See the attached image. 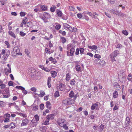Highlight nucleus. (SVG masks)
<instances>
[{"mask_svg": "<svg viewBox=\"0 0 132 132\" xmlns=\"http://www.w3.org/2000/svg\"><path fill=\"white\" fill-rule=\"evenodd\" d=\"M119 54V51L117 50H115L110 54V56L112 61H115L114 57L116 56Z\"/></svg>", "mask_w": 132, "mask_h": 132, "instance_id": "1", "label": "nucleus"}, {"mask_svg": "<svg viewBox=\"0 0 132 132\" xmlns=\"http://www.w3.org/2000/svg\"><path fill=\"white\" fill-rule=\"evenodd\" d=\"M75 51V49L73 48L70 49L69 51H67V55L68 56H72L74 55V52Z\"/></svg>", "mask_w": 132, "mask_h": 132, "instance_id": "2", "label": "nucleus"}, {"mask_svg": "<svg viewBox=\"0 0 132 132\" xmlns=\"http://www.w3.org/2000/svg\"><path fill=\"white\" fill-rule=\"evenodd\" d=\"M65 85L64 84H60L58 85L57 86V89L61 91L63 90L64 89Z\"/></svg>", "mask_w": 132, "mask_h": 132, "instance_id": "3", "label": "nucleus"}, {"mask_svg": "<svg viewBox=\"0 0 132 132\" xmlns=\"http://www.w3.org/2000/svg\"><path fill=\"white\" fill-rule=\"evenodd\" d=\"M69 95L70 97H73V98L74 100H76V99L77 96V94L75 95L74 92L72 90L70 92Z\"/></svg>", "mask_w": 132, "mask_h": 132, "instance_id": "4", "label": "nucleus"}, {"mask_svg": "<svg viewBox=\"0 0 132 132\" xmlns=\"http://www.w3.org/2000/svg\"><path fill=\"white\" fill-rule=\"evenodd\" d=\"M98 102H96L95 104H92L91 107V110H93L96 109V110H98V108H97L98 104Z\"/></svg>", "mask_w": 132, "mask_h": 132, "instance_id": "5", "label": "nucleus"}, {"mask_svg": "<svg viewBox=\"0 0 132 132\" xmlns=\"http://www.w3.org/2000/svg\"><path fill=\"white\" fill-rule=\"evenodd\" d=\"M38 123V122L35 120L34 119L32 120L30 123V126L31 127H33L36 126Z\"/></svg>", "mask_w": 132, "mask_h": 132, "instance_id": "6", "label": "nucleus"}, {"mask_svg": "<svg viewBox=\"0 0 132 132\" xmlns=\"http://www.w3.org/2000/svg\"><path fill=\"white\" fill-rule=\"evenodd\" d=\"M63 26L65 29L68 30L70 31H71L72 30V28L67 23H64L63 24Z\"/></svg>", "mask_w": 132, "mask_h": 132, "instance_id": "7", "label": "nucleus"}, {"mask_svg": "<svg viewBox=\"0 0 132 132\" xmlns=\"http://www.w3.org/2000/svg\"><path fill=\"white\" fill-rule=\"evenodd\" d=\"M22 122L21 124V126H24L26 125L29 122V120L26 119L25 118L24 119H22Z\"/></svg>", "mask_w": 132, "mask_h": 132, "instance_id": "8", "label": "nucleus"}, {"mask_svg": "<svg viewBox=\"0 0 132 132\" xmlns=\"http://www.w3.org/2000/svg\"><path fill=\"white\" fill-rule=\"evenodd\" d=\"M13 51L15 52L16 54H18L19 55H22L21 53H19L20 50L18 48V47H15L13 48Z\"/></svg>", "mask_w": 132, "mask_h": 132, "instance_id": "9", "label": "nucleus"}, {"mask_svg": "<svg viewBox=\"0 0 132 132\" xmlns=\"http://www.w3.org/2000/svg\"><path fill=\"white\" fill-rule=\"evenodd\" d=\"M130 122V120L129 117H127L126 119L125 122V125L128 126Z\"/></svg>", "mask_w": 132, "mask_h": 132, "instance_id": "10", "label": "nucleus"}, {"mask_svg": "<svg viewBox=\"0 0 132 132\" xmlns=\"http://www.w3.org/2000/svg\"><path fill=\"white\" fill-rule=\"evenodd\" d=\"M54 118V115L53 114H51L48 115L46 117L47 119L48 120L53 119Z\"/></svg>", "mask_w": 132, "mask_h": 132, "instance_id": "11", "label": "nucleus"}, {"mask_svg": "<svg viewBox=\"0 0 132 132\" xmlns=\"http://www.w3.org/2000/svg\"><path fill=\"white\" fill-rule=\"evenodd\" d=\"M8 33L9 35L13 37L15 39L16 37L15 34L12 31H9L8 32Z\"/></svg>", "mask_w": 132, "mask_h": 132, "instance_id": "12", "label": "nucleus"}, {"mask_svg": "<svg viewBox=\"0 0 132 132\" xmlns=\"http://www.w3.org/2000/svg\"><path fill=\"white\" fill-rule=\"evenodd\" d=\"M57 15L59 17H61L62 15V12L59 10H57L56 11Z\"/></svg>", "mask_w": 132, "mask_h": 132, "instance_id": "13", "label": "nucleus"}, {"mask_svg": "<svg viewBox=\"0 0 132 132\" xmlns=\"http://www.w3.org/2000/svg\"><path fill=\"white\" fill-rule=\"evenodd\" d=\"M51 78L50 77H49L47 79V85L48 87L50 88L51 87Z\"/></svg>", "mask_w": 132, "mask_h": 132, "instance_id": "14", "label": "nucleus"}, {"mask_svg": "<svg viewBox=\"0 0 132 132\" xmlns=\"http://www.w3.org/2000/svg\"><path fill=\"white\" fill-rule=\"evenodd\" d=\"M40 10H41V12L43 11H45L47 10V7L45 5H41L40 6Z\"/></svg>", "mask_w": 132, "mask_h": 132, "instance_id": "15", "label": "nucleus"}, {"mask_svg": "<svg viewBox=\"0 0 132 132\" xmlns=\"http://www.w3.org/2000/svg\"><path fill=\"white\" fill-rule=\"evenodd\" d=\"M6 86L5 84H3V81L0 80V86H1V88L3 89L5 88Z\"/></svg>", "mask_w": 132, "mask_h": 132, "instance_id": "16", "label": "nucleus"}, {"mask_svg": "<svg viewBox=\"0 0 132 132\" xmlns=\"http://www.w3.org/2000/svg\"><path fill=\"white\" fill-rule=\"evenodd\" d=\"M69 104L71 105L72 104H73L75 102V100L73 99H71L70 98H68Z\"/></svg>", "mask_w": 132, "mask_h": 132, "instance_id": "17", "label": "nucleus"}, {"mask_svg": "<svg viewBox=\"0 0 132 132\" xmlns=\"http://www.w3.org/2000/svg\"><path fill=\"white\" fill-rule=\"evenodd\" d=\"M46 106L47 108L50 109L51 108V104L48 101H47L46 103Z\"/></svg>", "mask_w": 132, "mask_h": 132, "instance_id": "18", "label": "nucleus"}, {"mask_svg": "<svg viewBox=\"0 0 132 132\" xmlns=\"http://www.w3.org/2000/svg\"><path fill=\"white\" fill-rule=\"evenodd\" d=\"M64 122V120L63 119H59L57 121V124H61V123H63Z\"/></svg>", "mask_w": 132, "mask_h": 132, "instance_id": "19", "label": "nucleus"}, {"mask_svg": "<svg viewBox=\"0 0 132 132\" xmlns=\"http://www.w3.org/2000/svg\"><path fill=\"white\" fill-rule=\"evenodd\" d=\"M76 70L77 71L80 72L81 71V67L80 65H77L75 66Z\"/></svg>", "mask_w": 132, "mask_h": 132, "instance_id": "20", "label": "nucleus"}, {"mask_svg": "<svg viewBox=\"0 0 132 132\" xmlns=\"http://www.w3.org/2000/svg\"><path fill=\"white\" fill-rule=\"evenodd\" d=\"M43 15L45 17L46 19L50 18L51 16L50 14L47 13L45 12L43 13Z\"/></svg>", "mask_w": 132, "mask_h": 132, "instance_id": "21", "label": "nucleus"}, {"mask_svg": "<svg viewBox=\"0 0 132 132\" xmlns=\"http://www.w3.org/2000/svg\"><path fill=\"white\" fill-rule=\"evenodd\" d=\"M51 76L55 78L57 75V72L55 71H52L51 72Z\"/></svg>", "mask_w": 132, "mask_h": 132, "instance_id": "22", "label": "nucleus"}, {"mask_svg": "<svg viewBox=\"0 0 132 132\" xmlns=\"http://www.w3.org/2000/svg\"><path fill=\"white\" fill-rule=\"evenodd\" d=\"M45 94L44 92L42 90L40 91V94H38V95L40 97H43Z\"/></svg>", "mask_w": 132, "mask_h": 132, "instance_id": "23", "label": "nucleus"}, {"mask_svg": "<svg viewBox=\"0 0 132 132\" xmlns=\"http://www.w3.org/2000/svg\"><path fill=\"white\" fill-rule=\"evenodd\" d=\"M39 17L42 19L44 22L46 23L48 22L46 18L44 16H43L41 15L39 16Z\"/></svg>", "mask_w": 132, "mask_h": 132, "instance_id": "24", "label": "nucleus"}, {"mask_svg": "<svg viewBox=\"0 0 132 132\" xmlns=\"http://www.w3.org/2000/svg\"><path fill=\"white\" fill-rule=\"evenodd\" d=\"M66 80L68 81L70 80L71 76L69 73H68L66 74Z\"/></svg>", "mask_w": 132, "mask_h": 132, "instance_id": "25", "label": "nucleus"}, {"mask_svg": "<svg viewBox=\"0 0 132 132\" xmlns=\"http://www.w3.org/2000/svg\"><path fill=\"white\" fill-rule=\"evenodd\" d=\"M118 92L116 91H115L113 94V97L116 98L117 97L118 95Z\"/></svg>", "mask_w": 132, "mask_h": 132, "instance_id": "26", "label": "nucleus"}, {"mask_svg": "<svg viewBox=\"0 0 132 132\" xmlns=\"http://www.w3.org/2000/svg\"><path fill=\"white\" fill-rule=\"evenodd\" d=\"M127 79L128 80L131 81L132 83V75L130 73L128 75Z\"/></svg>", "mask_w": 132, "mask_h": 132, "instance_id": "27", "label": "nucleus"}, {"mask_svg": "<svg viewBox=\"0 0 132 132\" xmlns=\"http://www.w3.org/2000/svg\"><path fill=\"white\" fill-rule=\"evenodd\" d=\"M116 15H118L119 16H123L124 15H125L124 14L122 13L120 11L119 12L118 11V12H117L116 13Z\"/></svg>", "mask_w": 132, "mask_h": 132, "instance_id": "28", "label": "nucleus"}, {"mask_svg": "<svg viewBox=\"0 0 132 132\" xmlns=\"http://www.w3.org/2000/svg\"><path fill=\"white\" fill-rule=\"evenodd\" d=\"M88 47L91 49H96L97 48V46L95 45H93V46H90L89 45L88 46Z\"/></svg>", "mask_w": 132, "mask_h": 132, "instance_id": "29", "label": "nucleus"}, {"mask_svg": "<svg viewBox=\"0 0 132 132\" xmlns=\"http://www.w3.org/2000/svg\"><path fill=\"white\" fill-rule=\"evenodd\" d=\"M70 84L71 85L75 86V81L74 79L71 80L70 81Z\"/></svg>", "mask_w": 132, "mask_h": 132, "instance_id": "30", "label": "nucleus"}, {"mask_svg": "<svg viewBox=\"0 0 132 132\" xmlns=\"http://www.w3.org/2000/svg\"><path fill=\"white\" fill-rule=\"evenodd\" d=\"M114 87L116 88H118V89H120V87L117 82H115L114 83Z\"/></svg>", "mask_w": 132, "mask_h": 132, "instance_id": "31", "label": "nucleus"}, {"mask_svg": "<svg viewBox=\"0 0 132 132\" xmlns=\"http://www.w3.org/2000/svg\"><path fill=\"white\" fill-rule=\"evenodd\" d=\"M68 102V98H66L63 101V103L65 105H69Z\"/></svg>", "mask_w": 132, "mask_h": 132, "instance_id": "32", "label": "nucleus"}, {"mask_svg": "<svg viewBox=\"0 0 132 132\" xmlns=\"http://www.w3.org/2000/svg\"><path fill=\"white\" fill-rule=\"evenodd\" d=\"M110 12L111 13H113V14H116V13L117 12H118V11L115 10V9H113L110 10Z\"/></svg>", "mask_w": 132, "mask_h": 132, "instance_id": "33", "label": "nucleus"}, {"mask_svg": "<svg viewBox=\"0 0 132 132\" xmlns=\"http://www.w3.org/2000/svg\"><path fill=\"white\" fill-rule=\"evenodd\" d=\"M59 93L58 91H56L54 93V96L55 97H57L59 96Z\"/></svg>", "mask_w": 132, "mask_h": 132, "instance_id": "34", "label": "nucleus"}, {"mask_svg": "<svg viewBox=\"0 0 132 132\" xmlns=\"http://www.w3.org/2000/svg\"><path fill=\"white\" fill-rule=\"evenodd\" d=\"M34 118L35 120H36L38 122L39 120V117L37 115H36L34 116Z\"/></svg>", "mask_w": 132, "mask_h": 132, "instance_id": "35", "label": "nucleus"}, {"mask_svg": "<svg viewBox=\"0 0 132 132\" xmlns=\"http://www.w3.org/2000/svg\"><path fill=\"white\" fill-rule=\"evenodd\" d=\"M101 60L100 59H97L94 61L95 62H96V63H98L100 64H101Z\"/></svg>", "mask_w": 132, "mask_h": 132, "instance_id": "36", "label": "nucleus"}, {"mask_svg": "<svg viewBox=\"0 0 132 132\" xmlns=\"http://www.w3.org/2000/svg\"><path fill=\"white\" fill-rule=\"evenodd\" d=\"M61 40L62 43L64 44L66 42V38L63 37H62L61 38Z\"/></svg>", "mask_w": 132, "mask_h": 132, "instance_id": "37", "label": "nucleus"}, {"mask_svg": "<svg viewBox=\"0 0 132 132\" xmlns=\"http://www.w3.org/2000/svg\"><path fill=\"white\" fill-rule=\"evenodd\" d=\"M15 88H18L20 89H21L22 91L23 90H24V87H22L20 86H16L15 87Z\"/></svg>", "mask_w": 132, "mask_h": 132, "instance_id": "38", "label": "nucleus"}, {"mask_svg": "<svg viewBox=\"0 0 132 132\" xmlns=\"http://www.w3.org/2000/svg\"><path fill=\"white\" fill-rule=\"evenodd\" d=\"M122 33L125 35L127 36L128 35V33L126 30H123L122 31Z\"/></svg>", "mask_w": 132, "mask_h": 132, "instance_id": "39", "label": "nucleus"}, {"mask_svg": "<svg viewBox=\"0 0 132 132\" xmlns=\"http://www.w3.org/2000/svg\"><path fill=\"white\" fill-rule=\"evenodd\" d=\"M61 25L59 24H58L57 25H56L55 27V29L57 30L59 29L61 27Z\"/></svg>", "mask_w": 132, "mask_h": 132, "instance_id": "40", "label": "nucleus"}, {"mask_svg": "<svg viewBox=\"0 0 132 132\" xmlns=\"http://www.w3.org/2000/svg\"><path fill=\"white\" fill-rule=\"evenodd\" d=\"M27 18L26 17H25L24 19L23 20L22 22L24 24L26 23L27 22Z\"/></svg>", "mask_w": 132, "mask_h": 132, "instance_id": "41", "label": "nucleus"}, {"mask_svg": "<svg viewBox=\"0 0 132 132\" xmlns=\"http://www.w3.org/2000/svg\"><path fill=\"white\" fill-rule=\"evenodd\" d=\"M94 57L95 58H97V59H98L101 57V56L99 54H96L95 55Z\"/></svg>", "mask_w": 132, "mask_h": 132, "instance_id": "42", "label": "nucleus"}, {"mask_svg": "<svg viewBox=\"0 0 132 132\" xmlns=\"http://www.w3.org/2000/svg\"><path fill=\"white\" fill-rule=\"evenodd\" d=\"M38 105H36L33 107L32 110H33L36 111L38 110Z\"/></svg>", "mask_w": 132, "mask_h": 132, "instance_id": "43", "label": "nucleus"}, {"mask_svg": "<svg viewBox=\"0 0 132 132\" xmlns=\"http://www.w3.org/2000/svg\"><path fill=\"white\" fill-rule=\"evenodd\" d=\"M4 71L5 74L6 76H8L9 75V72H8V70L6 68L5 69Z\"/></svg>", "mask_w": 132, "mask_h": 132, "instance_id": "44", "label": "nucleus"}, {"mask_svg": "<svg viewBox=\"0 0 132 132\" xmlns=\"http://www.w3.org/2000/svg\"><path fill=\"white\" fill-rule=\"evenodd\" d=\"M80 52V53L81 54H83V52L84 51V49L83 48H80L79 50Z\"/></svg>", "mask_w": 132, "mask_h": 132, "instance_id": "45", "label": "nucleus"}, {"mask_svg": "<svg viewBox=\"0 0 132 132\" xmlns=\"http://www.w3.org/2000/svg\"><path fill=\"white\" fill-rule=\"evenodd\" d=\"M20 35L22 37L24 36L26 34V33H24L22 31H21L20 33Z\"/></svg>", "mask_w": 132, "mask_h": 132, "instance_id": "46", "label": "nucleus"}, {"mask_svg": "<svg viewBox=\"0 0 132 132\" xmlns=\"http://www.w3.org/2000/svg\"><path fill=\"white\" fill-rule=\"evenodd\" d=\"M77 16L78 18L81 19V18L82 15L81 13H78L77 14Z\"/></svg>", "mask_w": 132, "mask_h": 132, "instance_id": "47", "label": "nucleus"}, {"mask_svg": "<svg viewBox=\"0 0 132 132\" xmlns=\"http://www.w3.org/2000/svg\"><path fill=\"white\" fill-rule=\"evenodd\" d=\"M79 49L78 48L76 49V52L75 54L76 55H78L79 54Z\"/></svg>", "mask_w": 132, "mask_h": 132, "instance_id": "48", "label": "nucleus"}, {"mask_svg": "<svg viewBox=\"0 0 132 132\" xmlns=\"http://www.w3.org/2000/svg\"><path fill=\"white\" fill-rule=\"evenodd\" d=\"M20 15L21 16H24L26 15V13L25 12H21L20 13Z\"/></svg>", "mask_w": 132, "mask_h": 132, "instance_id": "49", "label": "nucleus"}, {"mask_svg": "<svg viewBox=\"0 0 132 132\" xmlns=\"http://www.w3.org/2000/svg\"><path fill=\"white\" fill-rule=\"evenodd\" d=\"M49 120H46L43 123V124L44 125H48L49 124Z\"/></svg>", "mask_w": 132, "mask_h": 132, "instance_id": "50", "label": "nucleus"}, {"mask_svg": "<svg viewBox=\"0 0 132 132\" xmlns=\"http://www.w3.org/2000/svg\"><path fill=\"white\" fill-rule=\"evenodd\" d=\"M11 116L10 114L7 113H6L4 116L5 118H9Z\"/></svg>", "mask_w": 132, "mask_h": 132, "instance_id": "51", "label": "nucleus"}, {"mask_svg": "<svg viewBox=\"0 0 132 132\" xmlns=\"http://www.w3.org/2000/svg\"><path fill=\"white\" fill-rule=\"evenodd\" d=\"M7 66L9 68V69L8 70V72L10 73H11V69L10 67V66L9 64H7Z\"/></svg>", "mask_w": 132, "mask_h": 132, "instance_id": "52", "label": "nucleus"}, {"mask_svg": "<svg viewBox=\"0 0 132 132\" xmlns=\"http://www.w3.org/2000/svg\"><path fill=\"white\" fill-rule=\"evenodd\" d=\"M40 108L41 110H43L44 108V105L43 104H41L40 105Z\"/></svg>", "mask_w": 132, "mask_h": 132, "instance_id": "53", "label": "nucleus"}, {"mask_svg": "<svg viewBox=\"0 0 132 132\" xmlns=\"http://www.w3.org/2000/svg\"><path fill=\"white\" fill-rule=\"evenodd\" d=\"M108 1L111 4H113L115 2V0H108Z\"/></svg>", "mask_w": 132, "mask_h": 132, "instance_id": "54", "label": "nucleus"}, {"mask_svg": "<svg viewBox=\"0 0 132 132\" xmlns=\"http://www.w3.org/2000/svg\"><path fill=\"white\" fill-rule=\"evenodd\" d=\"M10 96V95L9 94H7L6 95H3V97L8 98Z\"/></svg>", "mask_w": 132, "mask_h": 132, "instance_id": "55", "label": "nucleus"}, {"mask_svg": "<svg viewBox=\"0 0 132 132\" xmlns=\"http://www.w3.org/2000/svg\"><path fill=\"white\" fill-rule=\"evenodd\" d=\"M30 89L31 91L34 92H36L37 90L36 88L35 87H33L31 88Z\"/></svg>", "mask_w": 132, "mask_h": 132, "instance_id": "56", "label": "nucleus"}, {"mask_svg": "<svg viewBox=\"0 0 132 132\" xmlns=\"http://www.w3.org/2000/svg\"><path fill=\"white\" fill-rule=\"evenodd\" d=\"M13 82L11 81H10L8 83V85L9 86H13Z\"/></svg>", "mask_w": 132, "mask_h": 132, "instance_id": "57", "label": "nucleus"}, {"mask_svg": "<svg viewBox=\"0 0 132 132\" xmlns=\"http://www.w3.org/2000/svg\"><path fill=\"white\" fill-rule=\"evenodd\" d=\"M4 91H5V93H6V94H8L9 93V88H6Z\"/></svg>", "mask_w": 132, "mask_h": 132, "instance_id": "58", "label": "nucleus"}, {"mask_svg": "<svg viewBox=\"0 0 132 132\" xmlns=\"http://www.w3.org/2000/svg\"><path fill=\"white\" fill-rule=\"evenodd\" d=\"M5 44L7 46V47L9 48L10 47V44L7 41H5Z\"/></svg>", "mask_w": 132, "mask_h": 132, "instance_id": "59", "label": "nucleus"}, {"mask_svg": "<svg viewBox=\"0 0 132 132\" xmlns=\"http://www.w3.org/2000/svg\"><path fill=\"white\" fill-rule=\"evenodd\" d=\"M20 115L23 118H26L27 117V116L26 115V114H23V113H20Z\"/></svg>", "mask_w": 132, "mask_h": 132, "instance_id": "60", "label": "nucleus"}, {"mask_svg": "<svg viewBox=\"0 0 132 132\" xmlns=\"http://www.w3.org/2000/svg\"><path fill=\"white\" fill-rule=\"evenodd\" d=\"M10 126H11V128H14L15 127V126L14 125V123H10Z\"/></svg>", "mask_w": 132, "mask_h": 132, "instance_id": "61", "label": "nucleus"}, {"mask_svg": "<svg viewBox=\"0 0 132 132\" xmlns=\"http://www.w3.org/2000/svg\"><path fill=\"white\" fill-rule=\"evenodd\" d=\"M63 127V128L65 130H67L68 129V127L66 126L65 124L64 125V126Z\"/></svg>", "mask_w": 132, "mask_h": 132, "instance_id": "62", "label": "nucleus"}, {"mask_svg": "<svg viewBox=\"0 0 132 132\" xmlns=\"http://www.w3.org/2000/svg\"><path fill=\"white\" fill-rule=\"evenodd\" d=\"M9 121V119L7 118H5V119L4 120V122H8Z\"/></svg>", "mask_w": 132, "mask_h": 132, "instance_id": "63", "label": "nucleus"}, {"mask_svg": "<svg viewBox=\"0 0 132 132\" xmlns=\"http://www.w3.org/2000/svg\"><path fill=\"white\" fill-rule=\"evenodd\" d=\"M104 125H103L101 124L100 125V129L101 130H103L104 128Z\"/></svg>", "mask_w": 132, "mask_h": 132, "instance_id": "64", "label": "nucleus"}]
</instances>
